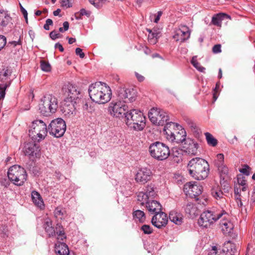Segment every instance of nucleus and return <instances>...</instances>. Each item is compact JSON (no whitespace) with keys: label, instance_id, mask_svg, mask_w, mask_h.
I'll list each match as a JSON object with an SVG mask.
<instances>
[{"label":"nucleus","instance_id":"obj_1","mask_svg":"<svg viewBox=\"0 0 255 255\" xmlns=\"http://www.w3.org/2000/svg\"><path fill=\"white\" fill-rule=\"evenodd\" d=\"M90 97L94 102L104 104L110 101L112 98V91L106 84L97 82L91 84L88 89Z\"/></svg>","mask_w":255,"mask_h":255},{"label":"nucleus","instance_id":"obj_2","mask_svg":"<svg viewBox=\"0 0 255 255\" xmlns=\"http://www.w3.org/2000/svg\"><path fill=\"white\" fill-rule=\"evenodd\" d=\"M189 174L195 179L203 180L209 173V164L205 159L195 157L190 160L188 164Z\"/></svg>","mask_w":255,"mask_h":255},{"label":"nucleus","instance_id":"obj_3","mask_svg":"<svg viewBox=\"0 0 255 255\" xmlns=\"http://www.w3.org/2000/svg\"><path fill=\"white\" fill-rule=\"evenodd\" d=\"M179 125L170 122L166 124L164 128V132L166 135V139L170 142L176 143H181L184 142L186 144V133L184 129L178 130Z\"/></svg>","mask_w":255,"mask_h":255},{"label":"nucleus","instance_id":"obj_4","mask_svg":"<svg viewBox=\"0 0 255 255\" xmlns=\"http://www.w3.org/2000/svg\"><path fill=\"white\" fill-rule=\"evenodd\" d=\"M228 216V214L223 209L212 208L201 214L198 223L200 226L207 228L222 217L226 218Z\"/></svg>","mask_w":255,"mask_h":255},{"label":"nucleus","instance_id":"obj_5","mask_svg":"<svg viewBox=\"0 0 255 255\" xmlns=\"http://www.w3.org/2000/svg\"><path fill=\"white\" fill-rule=\"evenodd\" d=\"M125 122L129 128L137 131L141 130L145 126V118L140 111L133 109L127 112Z\"/></svg>","mask_w":255,"mask_h":255},{"label":"nucleus","instance_id":"obj_6","mask_svg":"<svg viewBox=\"0 0 255 255\" xmlns=\"http://www.w3.org/2000/svg\"><path fill=\"white\" fill-rule=\"evenodd\" d=\"M57 108V99L50 94L44 96L41 99L39 105L40 113L45 116H48L51 114L55 113Z\"/></svg>","mask_w":255,"mask_h":255},{"label":"nucleus","instance_id":"obj_7","mask_svg":"<svg viewBox=\"0 0 255 255\" xmlns=\"http://www.w3.org/2000/svg\"><path fill=\"white\" fill-rule=\"evenodd\" d=\"M48 128L46 124L41 120L32 122L29 135L33 140L40 141L44 139L47 135Z\"/></svg>","mask_w":255,"mask_h":255},{"label":"nucleus","instance_id":"obj_8","mask_svg":"<svg viewBox=\"0 0 255 255\" xmlns=\"http://www.w3.org/2000/svg\"><path fill=\"white\" fill-rule=\"evenodd\" d=\"M7 176L9 180L16 186L22 185L27 178L25 170L18 165H13L9 168Z\"/></svg>","mask_w":255,"mask_h":255},{"label":"nucleus","instance_id":"obj_9","mask_svg":"<svg viewBox=\"0 0 255 255\" xmlns=\"http://www.w3.org/2000/svg\"><path fill=\"white\" fill-rule=\"evenodd\" d=\"M149 152L153 158L158 160L166 159L170 155L169 147L159 141L151 144L149 147Z\"/></svg>","mask_w":255,"mask_h":255},{"label":"nucleus","instance_id":"obj_10","mask_svg":"<svg viewBox=\"0 0 255 255\" xmlns=\"http://www.w3.org/2000/svg\"><path fill=\"white\" fill-rule=\"evenodd\" d=\"M148 118L153 124L157 126H164L168 123V114L162 110L153 108L148 112Z\"/></svg>","mask_w":255,"mask_h":255},{"label":"nucleus","instance_id":"obj_11","mask_svg":"<svg viewBox=\"0 0 255 255\" xmlns=\"http://www.w3.org/2000/svg\"><path fill=\"white\" fill-rule=\"evenodd\" d=\"M48 129L50 134L57 138L60 137L66 131V123L62 119L57 118L51 122Z\"/></svg>","mask_w":255,"mask_h":255},{"label":"nucleus","instance_id":"obj_12","mask_svg":"<svg viewBox=\"0 0 255 255\" xmlns=\"http://www.w3.org/2000/svg\"><path fill=\"white\" fill-rule=\"evenodd\" d=\"M62 94L65 96V100L72 102L79 98L81 94V90L75 85L68 83L65 84L62 88Z\"/></svg>","mask_w":255,"mask_h":255},{"label":"nucleus","instance_id":"obj_13","mask_svg":"<svg viewBox=\"0 0 255 255\" xmlns=\"http://www.w3.org/2000/svg\"><path fill=\"white\" fill-rule=\"evenodd\" d=\"M128 107L121 100L113 101L110 104L108 111L113 117L116 118L125 117Z\"/></svg>","mask_w":255,"mask_h":255},{"label":"nucleus","instance_id":"obj_14","mask_svg":"<svg viewBox=\"0 0 255 255\" xmlns=\"http://www.w3.org/2000/svg\"><path fill=\"white\" fill-rule=\"evenodd\" d=\"M117 93L119 99L125 104L135 101L137 97L136 91L133 88H120Z\"/></svg>","mask_w":255,"mask_h":255},{"label":"nucleus","instance_id":"obj_15","mask_svg":"<svg viewBox=\"0 0 255 255\" xmlns=\"http://www.w3.org/2000/svg\"><path fill=\"white\" fill-rule=\"evenodd\" d=\"M156 195L154 188L151 184L148 185L146 187L145 192H140L137 196V200L141 202L143 205L144 203L148 202L150 199H152Z\"/></svg>","mask_w":255,"mask_h":255},{"label":"nucleus","instance_id":"obj_16","mask_svg":"<svg viewBox=\"0 0 255 255\" xmlns=\"http://www.w3.org/2000/svg\"><path fill=\"white\" fill-rule=\"evenodd\" d=\"M152 177L151 171L147 168L139 169L135 177V181L139 183L144 184L150 180Z\"/></svg>","mask_w":255,"mask_h":255},{"label":"nucleus","instance_id":"obj_17","mask_svg":"<svg viewBox=\"0 0 255 255\" xmlns=\"http://www.w3.org/2000/svg\"><path fill=\"white\" fill-rule=\"evenodd\" d=\"M190 36V31L188 27L185 25H180L175 31L173 38L177 41L184 42Z\"/></svg>","mask_w":255,"mask_h":255},{"label":"nucleus","instance_id":"obj_18","mask_svg":"<svg viewBox=\"0 0 255 255\" xmlns=\"http://www.w3.org/2000/svg\"><path fill=\"white\" fill-rule=\"evenodd\" d=\"M167 222L168 217L167 215L163 212L156 214L151 219L152 224L158 229L165 227Z\"/></svg>","mask_w":255,"mask_h":255},{"label":"nucleus","instance_id":"obj_19","mask_svg":"<svg viewBox=\"0 0 255 255\" xmlns=\"http://www.w3.org/2000/svg\"><path fill=\"white\" fill-rule=\"evenodd\" d=\"M23 151L25 155L29 157L35 155L37 157L39 155V146L33 142L26 143L23 148Z\"/></svg>","mask_w":255,"mask_h":255},{"label":"nucleus","instance_id":"obj_20","mask_svg":"<svg viewBox=\"0 0 255 255\" xmlns=\"http://www.w3.org/2000/svg\"><path fill=\"white\" fill-rule=\"evenodd\" d=\"M184 191L192 196H197L200 195L203 191V187L197 184L187 183L184 186Z\"/></svg>","mask_w":255,"mask_h":255},{"label":"nucleus","instance_id":"obj_21","mask_svg":"<svg viewBox=\"0 0 255 255\" xmlns=\"http://www.w3.org/2000/svg\"><path fill=\"white\" fill-rule=\"evenodd\" d=\"M211 193L213 197L216 200L218 204L221 206H225L226 202L224 194L219 186H215L212 187Z\"/></svg>","mask_w":255,"mask_h":255},{"label":"nucleus","instance_id":"obj_22","mask_svg":"<svg viewBox=\"0 0 255 255\" xmlns=\"http://www.w3.org/2000/svg\"><path fill=\"white\" fill-rule=\"evenodd\" d=\"M228 216L226 218H221L222 219L220 221V226L224 235L231 236L233 233L234 226L231 221L227 219Z\"/></svg>","mask_w":255,"mask_h":255},{"label":"nucleus","instance_id":"obj_23","mask_svg":"<svg viewBox=\"0 0 255 255\" xmlns=\"http://www.w3.org/2000/svg\"><path fill=\"white\" fill-rule=\"evenodd\" d=\"M61 111L64 116L70 118L73 117L75 114V108L74 104L76 102H72L65 100Z\"/></svg>","mask_w":255,"mask_h":255},{"label":"nucleus","instance_id":"obj_24","mask_svg":"<svg viewBox=\"0 0 255 255\" xmlns=\"http://www.w3.org/2000/svg\"><path fill=\"white\" fill-rule=\"evenodd\" d=\"M146 207L151 214H158L161 212L162 206L159 202L155 200H149L146 203Z\"/></svg>","mask_w":255,"mask_h":255},{"label":"nucleus","instance_id":"obj_25","mask_svg":"<svg viewBox=\"0 0 255 255\" xmlns=\"http://www.w3.org/2000/svg\"><path fill=\"white\" fill-rule=\"evenodd\" d=\"M43 228L49 237L55 235V230L52 226V221L49 218H46L43 223Z\"/></svg>","mask_w":255,"mask_h":255},{"label":"nucleus","instance_id":"obj_26","mask_svg":"<svg viewBox=\"0 0 255 255\" xmlns=\"http://www.w3.org/2000/svg\"><path fill=\"white\" fill-rule=\"evenodd\" d=\"M223 255H235L236 252L235 246L230 241L226 242L222 247Z\"/></svg>","mask_w":255,"mask_h":255},{"label":"nucleus","instance_id":"obj_27","mask_svg":"<svg viewBox=\"0 0 255 255\" xmlns=\"http://www.w3.org/2000/svg\"><path fill=\"white\" fill-rule=\"evenodd\" d=\"M170 220L174 224L180 225L183 223V215L176 211H171L169 215Z\"/></svg>","mask_w":255,"mask_h":255},{"label":"nucleus","instance_id":"obj_28","mask_svg":"<svg viewBox=\"0 0 255 255\" xmlns=\"http://www.w3.org/2000/svg\"><path fill=\"white\" fill-rule=\"evenodd\" d=\"M218 170L221 178V183L222 180L227 181L231 179V177L229 173V169L227 166L224 164L219 166H216Z\"/></svg>","mask_w":255,"mask_h":255},{"label":"nucleus","instance_id":"obj_29","mask_svg":"<svg viewBox=\"0 0 255 255\" xmlns=\"http://www.w3.org/2000/svg\"><path fill=\"white\" fill-rule=\"evenodd\" d=\"M55 251L58 255H69V254L68 246L64 243H56L55 246Z\"/></svg>","mask_w":255,"mask_h":255},{"label":"nucleus","instance_id":"obj_30","mask_svg":"<svg viewBox=\"0 0 255 255\" xmlns=\"http://www.w3.org/2000/svg\"><path fill=\"white\" fill-rule=\"evenodd\" d=\"M225 18L231 19V17L230 15L225 13H220L212 17V22L214 25L221 27L222 25V21Z\"/></svg>","mask_w":255,"mask_h":255},{"label":"nucleus","instance_id":"obj_31","mask_svg":"<svg viewBox=\"0 0 255 255\" xmlns=\"http://www.w3.org/2000/svg\"><path fill=\"white\" fill-rule=\"evenodd\" d=\"M186 144H188L189 146L186 148L187 151L189 153L193 155H195L197 152L198 148V144L195 142L192 139L188 138L186 140Z\"/></svg>","mask_w":255,"mask_h":255},{"label":"nucleus","instance_id":"obj_32","mask_svg":"<svg viewBox=\"0 0 255 255\" xmlns=\"http://www.w3.org/2000/svg\"><path fill=\"white\" fill-rule=\"evenodd\" d=\"M31 198L33 202L37 206L41 208L44 206L43 200L40 194L38 192L36 191H33L31 192Z\"/></svg>","mask_w":255,"mask_h":255},{"label":"nucleus","instance_id":"obj_33","mask_svg":"<svg viewBox=\"0 0 255 255\" xmlns=\"http://www.w3.org/2000/svg\"><path fill=\"white\" fill-rule=\"evenodd\" d=\"M11 17L4 10H0V25L6 26L10 21Z\"/></svg>","mask_w":255,"mask_h":255},{"label":"nucleus","instance_id":"obj_34","mask_svg":"<svg viewBox=\"0 0 255 255\" xmlns=\"http://www.w3.org/2000/svg\"><path fill=\"white\" fill-rule=\"evenodd\" d=\"M58 236V239L63 241L66 238L65 232L61 224H57L56 226L55 235Z\"/></svg>","mask_w":255,"mask_h":255},{"label":"nucleus","instance_id":"obj_35","mask_svg":"<svg viewBox=\"0 0 255 255\" xmlns=\"http://www.w3.org/2000/svg\"><path fill=\"white\" fill-rule=\"evenodd\" d=\"M205 135L208 144L212 146H216L218 143V140L210 133L205 132Z\"/></svg>","mask_w":255,"mask_h":255},{"label":"nucleus","instance_id":"obj_36","mask_svg":"<svg viewBox=\"0 0 255 255\" xmlns=\"http://www.w3.org/2000/svg\"><path fill=\"white\" fill-rule=\"evenodd\" d=\"M133 217L137 221L140 223H143L145 220V216L144 213L139 210H136L133 213Z\"/></svg>","mask_w":255,"mask_h":255},{"label":"nucleus","instance_id":"obj_37","mask_svg":"<svg viewBox=\"0 0 255 255\" xmlns=\"http://www.w3.org/2000/svg\"><path fill=\"white\" fill-rule=\"evenodd\" d=\"M11 70L9 68H3L0 70V78L6 80L11 75Z\"/></svg>","mask_w":255,"mask_h":255},{"label":"nucleus","instance_id":"obj_38","mask_svg":"<svg viewBox=\"0 0 255 255\" xmlns=\"http://www.w3.org/2000/svg\"><path fill=\"white\" fill-rule=\"evenodd\" d=\"M192 64L200 72H204L205 70V68L201 66L199 63L198 62L196 59V56L193 57L191 61Z\"/></svg>","mask_w":255,"mask_h":255},{"label":"nucleus","instance_id":"obj_39","mask_svg":"<svg viewBox=\"0 0 255 255\" xmlns=\"http://www.w3.org/2000/svg\"><path fill=\"white\" fill-rule=\"evenodd\" d=\"M236 185L240 187L247 185L246 177L242 174L238 175L237 177V183Z\"/></svg>","mask_w":255,"mask_h":255},{"label":"nucleus","instance_id":"obj_40","mask_svg":"<svg viewBox=\"0 0 255 255\" xmlns=\"http://www.w3.org/2000/svg\"><path fill=\"white\" fill-rule=\"evenodd\" d=\"M147 30L149 32V35L148 36V40L150 42H152L154 44L156 42L158 33L157 32H153L152 30L149 29H147Z\"/></svg>","mask_w":255,"mask_h":255},{"label":"nucleus","instance_id":"obj_41","mask_svg":"<svg viewBox=\"0 0 255 255\" xmlns=\"http://www.w3.org/2000/svg\"><path fill=\"white\" fill-rule=\"evenodd\" d=\"M224 164V155L222 153H219L217 155V159L215 161V165L219 166Z\"/></svg>","mask_w":255,"mask_h":255},{"label":"nucleus","instance_id":"obj_42","mask_svg":"<svg viewBox=\"0 0 255 255\" xmlns=\"http://www.w3.org/2000/svg\"><path fill=\"white\" fill-rule=\"evenodd\" d=\"M91 11L86 10L84 8H82L80 10L79 13L76 14L75 16L77 19L81 18V16L86 15L87 17H89L91 15Z\"/></svg>","mask_w":255,"mask_h":255},{"label":"nucleus","instance_id":"obj_43","mask_svg":"<svg viewBox=\"0 0 255 255\" xmlns=\"http://www.w3.org/2000/svg\"><path fill=\"white\" fill-rule=\"evenodd\" d=\"M40 67L42 71L45 72H49L51 70V66L49 63L41 61L40 62Z\"/></svg>","mask_w":255,"mask_h":255},{"label":"nucleus","instance_id":"obj_44","mask_svg":"<svg viewBox=\"0 0 255 255\" xmlns=\"http://www.w3.org/2000/svg\"><path fill=\"white\" fill-rule=\"evenodd\" d=\"M140 230L144 234L147 235L151 234L153 232L152 228L148 225H143L141 227Z\"/></svg>","mask_w":255,"mask_h":255},{"label":"nucleus","instance_id":"obj_45","mask_svg":"<svg viewBox=\"0 0 255 255\" xmlns=\"http://www.w3.org/2000/svg\"><path fill=\"white\" fill-rule=\"evenodd\" d=\"M64 210L60 207H57L54 210V215L56 218L61 219L64 215Z\"/></svg>","mask_w":255,"mask_h":255},{"label":"nucleus","instance_id":"obj_46","mask_svg":"<svg viewBox=\"0 0 255 255\" xmlns=\"http://www.w3.org/2000/svg\"><path fill=\"white\" fill-rule=\"evenodd\" d=\"M8 86L6 83L0 84V99L4 97L5 90Z\"/></svg>","mask_w":255,"mask_h":255},{"label":"nucleus","instance_id":"obj_47","mask_svg":"<svg viewBox=\"0 0 255 255\" xmlns=\"http://www.w3.org/2000/svg\"><path fill=\"white\" fill-rule=\"evenodd\" d=\"M162 12L161 11H158L157 14H152L150 16L151 20L153 19L155 23H157L160 19L161 16L162 15Z\"/></svg>","mask_w":255,"mask_h":255},{"label":"nucleus","instance_id":"obj_48","mask_svg":"<svg viewBox=\"0 0 255 255\" xmlns=\"http://www.w3.org/2000/svg\"><path fill=\"white\" fill-rule=\"evenodd\" d=\"M250 167L246 164L243 166V167L239 169V171L246 176L250 175Z\"/></svg>","mask_w":255,"mask_h":255},{"label":"nucleus","instance_id":"obj_49","mask_svg":"<svg viewBox=\"0 0 255 255\" xmlns=\"http://www.w3.org/2000/svg\"><path fill=\"white\" fill-rule=\"evenodd\" d=\"M241 187L239 186L238 185H235L234 187V193L235 194L236 198L238 199L239 197H241Z\"/></svg>","mask_w":255,"mask_h":255},{"label":"nucleus","instance_id":"obj_50","mask_svg":"<svg viewBox=\"0 0 255 255\" xmlns=\"http://www.w3.org/2000/svg\"><path fill=\"white\" fill-rule=\"evenodd\" d=\"M6 43V37L3 35H0V51L3 48Z\"/></svg>","mask_w":255,"mask_h":255},{"label":"nucleus","instance_id":"obj_51","mask_svg":"<svg viewBox=\"0 0 255 255\" xmlns=\"http://www.w3.org/2000/svg\"><path fill=\"white\" fill-rule=\"evenodd\" d=\"M61 6L63 7L68 8L72 6V4L69 0H61Z\"/></svg>","mask_w":255,"mask_h":255},{"label":"nucleus","instance_id":"obj_52","mask_svg":"<svg viewBox=\"0 0 255 255\" xmlns=\"http://www.w3.org/2000/svg\"><path fill=\"white\" fill-rule=\"evenodd\" d=\"M212 51L214 53H219L221 52V45L220 44H216L214 45L212 48Z\"/></svg>","mask_w":255,"mask_h":255},{"label":"nucleus","instance_id":"obj_53","mask_svg":"<svg viewBox=\"0 0 255 255\" xmlns=\"http://www.w3.org/2000/svg\"><path fill=\"white\" fill-rule=\"evenodd\" d=\"M52 24H53L52 20L48 18L46 20V23L44 25L43 27L45 30H49V25H52Z\"/></svg>","mask_w":255,"mask_h":255},{"label":"nucleus","instance_id":"obj_54","mask_svg":"<svg viewBox=\"0 0 255 255\" xmlns=\"http://www.w3.org/2000/svg\"><path fill=\"white\" fill-rule=\"evenodd\" d=\"M75 53L77 55H79L81 58L85 57V54L82 52V50L80 48H77L75 50Z\"/></svg>","mask_w":255,"mask_h":255},{"label":"nucleus","instance_id":"obj_55","mask_svg":"<svg viewBox=\"0 0 255 255\" xmlns=\"http://www.w3.org/2000/svg\"><path fill=\"white\" fill-rule=\"evenodd\" d=\"M50 38L53 39L55 40L56 38H58L60 36L59 33H57L55 31H52L50 33Z\"/></svg>","mask_w":255,"mask_h":255},{"label":"nucleus","instance_id":"obj_56","mask_svg":"<svg viewBox=\"0 0 255 255\" xmlns=\"http://www.w3.org/2000/svg\"><path fill=\"white\" fill-rule=\"evenodd\" d=\"M20 9L21 11L24 16V17L26 20V22H27V11L22 6V5L20 4Z\"/></svg>","mask_w":255,"mask_h":255},{"label":"nucleus","instance_id":"obj_57","mask_svg":"<svg viewBox=\"0 0 255 255\" xmlns=\"http://www.w3.org/2000/svg\"><path fill=\"white\" fill-rule=\"evenodd\" d=\"M208 255H219L218 254L217 248L216 247L214 246L212 247V249L209 253Z\"/></svg>","mask_w":255,"mask_h":255},{"label":"nucleus","instance_id":"obj_58","mask_svg":"<svg viewBox=\"0 0 255 255\" xmlns=\"http://www.w3.org/2000/svg\"><path fill=\"white\" fill-rule=\"evenodd\" d=\"M193 207V204L190 203H188L187 205H186V207L185 208V211L187 213H189V214H190L191 213V211H190V208H192V207Z\"/></svg>","mask_w":255,"mask_h":255},{"label":"nucleus","instance_id":"obj_59","mask_svg":"<svg viewBox=\"0 0 255 255\" xmlns=\"http://www.w3.org/2000/svg\"><path fill=\"white\" fill-rule=\"evenodd\" d=\"M135 75L138 81L142 82L144 80V77L138 73L135 72Z\"/></svg>","mask_w":255,"mask_h":255},{"label":"nucleus","instance_id":"obj_60","mask_svg":"<svg viewBox=\"0 0 255 255\" xmlns=\"http://www.w3.org/2000/svg\"><path fill=\"white\" fill-rule=\"evenodd\" d=\"M250 202L251 204H253L255 202V190L253 191L250 198Z\"/></svg>","mask_w":255,"mask_h":255},{"label":"nucleus","instance_id":"obj_61","mask_svg":"<svg viewBox=\"0 0 255 255\" xmlns=\"http://www.w3.org/2000/svg\"><path fill=\"white\" fill-rule=\"evenodd\" d=\"M89 1L91 4L93 5L96 8H99L101 7L99 3H96L95 2V0H89Z\"/></svg>","mask_w":255,"mask_h":255},{"label":"nucleus","instance_id":"obj_62","mask_svg":"<svg viewBox=\"0 0 255 255\" xmlns=\"http://www.w3.org/2000/svg\"><path fill=\"white\" fill-rule=\"evenodd\" d=\"M55 48H58L59 50L61 52H63L64 51V48H63L62 45L61 44L59 43H57L55 44Z\"/></svg>","mask_w":255,"mask_h":255},{"label":"nucleus","instance_id":"obj_63","mask_svg":"<svg viewBox=\"0 0 255 255\" xmlns=\"http://www.w3.org/2000/svg\"><path fill=\"white\" fill-rule=\"evenodd\" d=\"M63 25L64 31H67L68 30L69 24L68 21L64 22Z\"/></svg>","mask_w":255,"mask_h":255},{"label":"nucleus","instance_id":"obj_64","mask_svg":"<svg viewBox=\"0 0 255 255\" xmlns=\"http://www.w3.org/2000/svg\"><path fill=\"white\" fill-rule=\"evenodd\" d=\"M83 110L84 111H89L88 104L86 102L83 106Z\"/></svg>","mask_w":255,"mask_h":255}]
</instances>
